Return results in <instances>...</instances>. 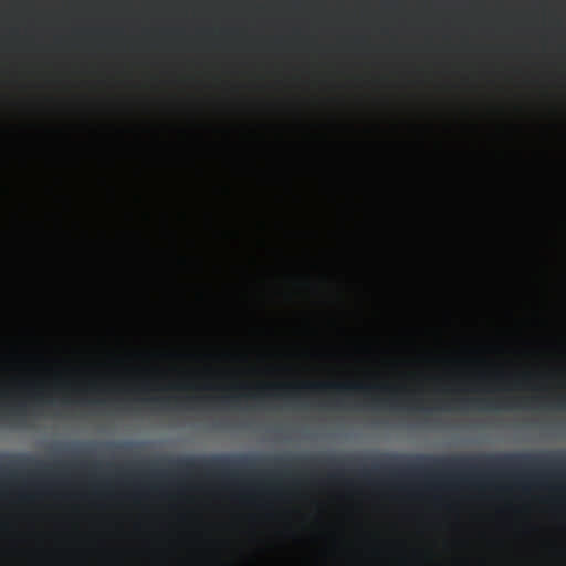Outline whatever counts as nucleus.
Listing matches in <instances>:
<instances>
[{
	"label": "nucleus",
	"mask_w": 566,
	"mask_h": 566,
	"mask_svg": "<svg viewBox=\"0 0 566 566\" xmlns=\"http://www.w3.org/2000/svg\"><path fill=\"white\" fill-rule=\"evenodd\" d=\"M170 471L178 474L201 472L208 475H217L223 479H232L239 472H250L255 467V459L247 455H213L197 459L188 457L168 461Z\"/></svg>",
	"instance_id": "3"
},
{
	"label": "nucleus",
	"mask_w": 566,
	"mask_h": 566,
	"mask_svg": "<svg viewBox=\"0 0 566 566\" xmlns=\"http://www.w3.org/2000/svg\"><path fill=\"white\" fill-rule=\"evenodd\" d=\"M389 403H391V406L395 405V398L394 397H391V400H389Z\"/></svg>",
	"instance_id": "13"
},
{
	"label": "nucleus",
	"mask_w": 566,
	"mask_h": 566,
	"mask_svg": "<svg viewBox=\"0 0 566 566\" xmlns=\"http://www.w3.org/2000/svg\"><path fill=\"white\" fill-rule=\"evenodd\" d=\"M153 474L154 475H158V476H164L165 475V473L161 472V471H153Z\"/></svg>",
	"instance_id": "12"
},
{
	"label": "nucleus",
	"mask_w": 566,
	"mask_h": 566,
	"mask_svg": "<svg viewBox=\"0 0 566 566\" xmlns=\"http://www.w3.org/2000/svg\"><path fill=\"white\" fill-rule=\"evenodd\" d=\"M146 401L154 402V403H165L167 402L166 398H159V397H151L146 399Z\"/></svg>",
	"instance_id": "8"
},
{
	"label": "nucleus",
	"mask_w": 566,
	"mask_h": 566,
	"mask_svg": "<svg viewBox=\"0 0 566 566\" xmlns=\"http://www.w3.org/2000/svg\"><path fill=\"white\" fill-rule=\"evenodd\" d=\"M558 407H560V408L566 407V400L564 398H558Z\"/></svg>",
	"instance_id": "11"
},
{
	"label": "nucleus",
	"mask_w": 566,
	"mask_h": 566,
	"mask_svg": "<svg viewBox=\"0 0 566 566\" xmlns=\"http://www.w3.org/2000/svg\"><path fill=\"white\" fill-rule=\"evenodd\" d=\"M342 465H344L343 460H337L335 458H327L325 459V467L328 468V470L333 471V475L336 478L342 476L344 471H342Z\"/></svg>",
	"instance_id": "5"
},
{
	"label": "nucleus",
	"mask_w": 566,
	"mask_h": 566,
	"mask_svg": "<svg viewBox=\"0 0 566 566\" xmlns=\"http://www.w3.org/2000/svg\"><path fill=\"white\" fill-rule=\"evenodd\" d=\"M399 563H401V565H405V559H399Z\"/></svg>",
	"instance_id": "14"
},
{
	"label": "nucleus",
	"mask_w": 566,
	"mask_h": 566,
	"mask_svg": "<svg viewBox=\"0 0 566 566\" xmlns=\"http://www.w3.org/2000/svg\"><path fill=\"white\" fill-rule=\"evenodd\" d=\"M482 402H484V408L486 409H493L495 406L493 405V401H488V400H482Z\"/></svg>",
	"instance_id": "10"
},
{
	"label": "nucleus",
	"mask_w": 566,
	"mask_h": 566,
	"mask_svg": "<svg viewBox=\"0 0 566 566\" xmlns=\"http://www.w3.org/2000/svg\"><path fill=\"white\" fill-rule=\"evenodd\" d=\"M389 391L395 389L389 386H367L363 382H304L302 385L275 384L258 387L256 394L240 392L234 396H224L223 401L234 403L241 398L263 399L270 398H297L301 391L323 392L335 391L342 395H350L353 392H363L368 396L370 392Z\"/></svg>",
	"instance_id": "2"
},
{
	"label": "nucleus",
	"mask_w": 566,
	"mask_h": 566,
	"mask_svg": "<svg viewBox=\"0 0 566 566\" xmlns=\"http://www.w3.org/2000/svg\"><path fill=\"white\" fill-rule=\"evenodd\" d=\"M274 464L275 467L280 468V470L284 471L289 465V462L284 461L283 459H275Z\"/></svg>",
	"instance_id": "7"
},
{
	"label": "nucleus",
	"mask_w": 566,
	"mask_h": 566,
	"mask_svg": "<svg viewBox=\"0 0 566 566\" xmlns=\"http://www.w3.org/2000/svg\"><path fill=\"white\" fill-rule=\"evenodd\" d=\"M32 463L36 465V471H34V474L36 475H46L48 474V465L43 464L39 461H33L31 459H20L17 457H11V464L10 465H0V475H9L13 476L15 475V472L21 470L24 464Z\"/></svg>",
	"instance_id": "4"
},
{
	"label": "nucleus",
	"mask_w": 566,
	"mask_h": 566,
	"mask_svg": "<svg viewBox=\"0 0 566 566\" xmlns=\"http://www.w3.org/2000/svg\"><path fill=\"white\" fill-rule=\"evenodd\" d=\"M21 412H23V409H21V405L17 406V408L11 410V415L20 416Z\"/></svg>",
	"instance_id": "9"
},
{
	"label": "nucleus",
	"mask_w": 566,
	"mask_h": 566,
	"mask_svg": "<svg viewBox=\"0 0 566 566\" xmlns=\"http://www.w3.org/2000/svg\"><path fill=\"white\" fill-rule=\"evenodd\" d=\"M315 462H316V459H297V460L293 461V463L298 464V465H308V464H313Z\"/></svg>",
	"instance_id": "6"
},
{
	"label": "nucleus",
	"mask_w": 566,
	"mask_h": 566,
	"mask_svg": "<svg viewBox=\"0 0 566 566\" xmlns=\"http://www.w3.org/2000/svg\"><path fill=\"white\" fill-rule=\"evenodd\" d=\"M388 462H376L371 469L358 471L364 480L373 475H388L392 479L419 475H476L483 472H555L566 473V454H482L433 457L417 455L406 464H397L400 457L388 455Z\"/></svg>",
	"instance_id": "1"
}]
</instances>
